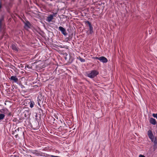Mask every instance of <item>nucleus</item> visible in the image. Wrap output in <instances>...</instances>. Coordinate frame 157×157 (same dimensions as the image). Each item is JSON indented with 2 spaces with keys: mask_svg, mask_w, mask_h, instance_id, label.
I'll return each instance as SVG.
<instances>
[{
  "mask_svg": "<svg viewBox=\"0 0 157 157\" xmlns=\"http://www.w3.org/2000/svg\"><path fill=\"white\" fill-rule=\"evenodd\" d=\"M139 157H145V156L142 155H139Z\"/></svg>",
  "mask_w": 157,
  "mask_h": 157,
  "instance_id": "nucleus-17",
  "label": "nucleus"
},
{
  "mask_svg": "<svg viewBox=\"0 0 157 157\" xmlns=\"http://www.w3.org/2000/svg\"><path fill=\"white\" fill-rule=\"evenodd\" d=\"M34 104V102L33 101H30L29 103L30 107L31 108H32L33 107Z\"/></svg>",
  "mask_w": 157,
  "mask_h": 157,
  "instance_id": "nucleus-12",
  "label": "nucleus"
},
{
  "mask_svg": "<svg viewBox=\"0 0 157 157\" xmlns=\"http://www.w3.org/2000/svg\"><path fill=\"white\" fill-rule=\"evenodd\" d=\"M150 122L153 125H155L156 124L155 120L153 118H151L150 120Z\"/></svg>",
  "mask_w": 157,
  "mask_h": 157,
  "instance_id": "nucleus-9",
  "label": "nucleus"
},
{
  "mask_svg": "<svg viewBox=\"0 0 157 157\" xmlns=\"http://www.w3.org/2000/svg\"><path fill=\"white\" fill-rule=\"evenodd\" d=\"M87 23L89 25V31H90V34H92L93 32V27L92 26V25L91 24V23L89 21H87Z\"/></svg>",
  "mask_w": 157,
  "mask_h": 157,
  "instance_id": "nucleus-5",
  "label": "nucleus"
},
{
  "mask_svg": "<svg viewBox=\"0 0 157 157\" xmlns=\"http://www.w3.org/2000/svg\"><path fill=\"white\" fill-rule=\"evenodd\" d=\"M147 134L151 141L154 142V147L156 146L157 145V140L155 137L152 131L150 130H149L147 132Z\"/></svg>",
  "mask_w": 157,
  "mask_h": 157,
  "instance_id": "nucleus-2",
  "label": "nucleus"
},
{
  "mask_svg": "<svg viewBox=\"0 0 157 157\" xmlns=\"http://www.w3.org/2000/svg\"><path fill=\"white\" fill-rule=\"evenodd\" d=\"M95 59H98V60H100V57H96L95 58Z\"/></svg>",
  "mask_w": 157,
  "mask_h": 157,
  "instance_id": "nucleus-16",
  "label": "nucleus"
},
{
  "mask_svg": "<svg viewBox=\"0 0 157 157\" xmlns=\"http://www.w3.org/2000/svg\"><path fill=\"white\" fill-rule=\"evenodd\" d=\"M30 24L28 21H27L25 23V29H28L30 28Z\"/></svg>",
  "mask_w": 157,
  "mask_h": 157,
  "instance_id": "nucleus-11",
  "label": "nucleus"
},
{
  "mask_svg": "<svg viewBox=\"0 0 157 157\" xmlns=\"http://www.w3.org/2000/svg\"><path fill=\"white\" fill-rule=\"evenodd\" d=\"M18 135H16L15 136L16 137V138L17 136Z\"/></svg>",
  "mask_w": 157,
  "mask_h": 157,
  "instance_id": "nucleus-20",
  "label": "nucleus"
},
{
  "mask_svg": "<svg viewBox=\"0 0 157 157\" xmlns=\"http://www.w3.org/2000/svg\"><path fill=\"white\" fill-rule=\"evenodd\" d=\"M98 74V72L96 70H92L88 74L87 76L91 78H93L96 76Z\"/></svg>",
  "mask_w": 157,
  "mask_h": 157,
  "instance_id": "nucleus-3",
  "label": "nucleus"
},
{
  "mask_svg": "<svg viewBox=\"0 0 157 157\" xmlns=\"http://www.w3.org/2000/svg\"><path fill=\"white\" fill-rule=\"evenodd\" d=\"M56 14V13H53L52 15H50L47 17V21L49 22H51L53 19V17L55 16V15Z\"/></svg>",
  "mask_w": 157,
  "mask_h": 157,
  "instance_id": "nucleus-6",
  "label": "nucleus"
},
{
  "mask_svg": "<svg viewBox=\"0 0 157 157\" xmlns=\"http://www.w3.org/2000/svg\"><path fill=\"white\" fill-rule=\"evenodd\" d=\"M21 129V128H18L17 129H16L15 130V132H19L20 130V129Z\"/></svg>",
  "mask_w": 157,
  "mask_h": 157,
  "instance_id": "nucleus-15",
  "label": "nucleus"
},
{
  "mask_svg": "<svg viewBox=\"0 0 157 157\" xmlns=\"http://www.w3.org/2000/svg\"><path fill=\"white\" fill-rule=\"evenodd\" d=\"M99 60L102 62L105 63L107 62L108 61L107 59L104 56L100 57Z\"/></svg>",
  "mask_w": 157,
  "mask_h": 157,
  "instance_id": "nucleus-8",
  "label": "nucleus"
},
{
  "mask_svg": "<svg viewBox=\"0 0 157 157\" xmlns=\"http://www.w3.org/2000/svg\"><path fill=\"white\" fill-rule=\"evenodd\" d=\"M24 86H23L22 85H21V87L22 88H23V87H24Z\"/></svg>",
  "mask_w": 157,
  "mask_h": 157,
  "instance_id": "nucleus-19",
  "label": "nucleus"
},
{
  "mask_svg": "<svg viewBox=\"0 0 157 157\" xmlns=\"http://www.w3.org/2000/svg\"><path fill=\"white\" fill-rule=\"evenodd\" d=\"M12 48L13 50L15 51L16 52L18 51V49L17 48L15 45L13 44L12 45Z\"/></svg>",
  "mask_w": 157,
  "mask_h": 157,
  "instance_id": "nucleus-10",
  "label": "nucleus"
},
{
  "mask_svg": "<svg viewBox=\"0 0 157 157\" xmlns=\"http://www.w3.org/2000/svg\"><path fill=\"white\" fill-rule=\"evenodd\" d=\"M79 60L81 62H85V59H83V58H81V57H79Z\"/></svg>",
  "mask_w": 157,
  "mask_h": 157,
  "instance_id": "nucleus-13",
  "label": "nucleus"
},
{
  "mask_svg": "<svg viewBox=\"0 0 157 157\" xmlns=\"http://www.w3.org/2000/svg\"><path fill=\"white\" fill-rule=\"evenodd\" d=\"M1 2H0V9H1Z\"/></svg>",
  "mask_w": 157,
  "mask_h": 157,
  "instance_id": "nucleus-18",
  "label": "nucleus"
},
{
  "mask_svg": "<svg viewBox=\"0 0 157 157\" xmlns=\"http://www.w3.org/2000/svg\"><path fill=\"white\" fill-rule=\"evenodd\" d=\"M152 116L156 118L157 119V113H153Z\"/></svg>",
  "mask_w": 157,
  "mask_h": 157,
  "instance_id": "nucleus-14",
  "label": "nucleus"
},
{
  "mask_svg": "<svg viewBox=\"0 0 157 157\" xmlns=\"http://www.w3.org/2000/svg\"><path fill=\"white\" fill-rule=\"evenodd\" d=\"M10 79L15 83H17L18 80L17 76H11L10 78Z\"/></svg>",
  "mask_w": 157,
  "mask_h": 157,
  "instance_id": "nucleus-7",
  "label": "nucleus"
},
{
  "mask_svg": "<svg viewBox=\"0 0 157 157\" xmlns=\"http://www.w3.org/2000/svg\"><path fill=\"white\" fill-rule=\"evenodd\" d=\"M10 112L6 108L0 109V120H3L5 118V114L10 115Z\"/></svg>",
  "mask_w": 157,
  "mask_h": 157,
  "instance_id": "nucleus-1",
  "label": "nucleus"
},
{
  "mask_svg": "<svg viewBox=\"0 0 157 157\" xmlns=\"http://www.w3.org/2000/svg\"><path fill=\"white\" fill-rule=\"evenodd\" d=\"M59 30L64 35L66 36L67 35V33L66 32V29L64 28L61 26H60L59 27Z\"/></svg>",
  "mask_w": 157,
  "mask_h": 157,
  "instance_id": "nucleus-4",
  "label": "nucleus"
}]
</instances>
